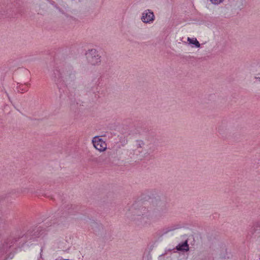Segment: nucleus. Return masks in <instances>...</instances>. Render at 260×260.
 Listing matches in <instances>:
<instances>
[{
  "label": "nucleus",
  "instance_id": "4468645a",
  "mask_svg": "<svg viewBox=\"0 0 260 260\" xmlns=\"http://www.w3.org/2000/svg\"><path fill=\"white\" fill-rule=\"evenodd\" d=\"M257 231H260V220L253 223V225L248 230L247 237L250 239Z\"/></svg>",
  "mask_w": 260,
  "mask_h": 260
},
{
  "label": "nucleus",
  "instance_id": "f3484780",
  "mask_svg": "<svg viewBox=\"0 0 260 260\" xmlns=\"http://www.w3.org/2000/svg\"><path fill=\"white\" fill-rule=\"evenodd\" d=\"M29 85H30V84L28 83L20 84L17 87L18 91L21 93H22L23 91H27L29 89Z\"/></svg>",
  "mask_w": 260,
  "mask_h": 260
},
{
  "label": "nucleus",
  "instance_id": "ddd939ff",
  "mask_svg": "<svg viewBox=\"0 0 260 260\" xmlns=\"http://www.w3.org/2000/svg\"><path fill=\"white\" fill-rule=\"evenodd\" d=\"M94 140H92V143L95 149L100 151H104L107 148V144L105 142L99 138H94Z\"/></svg>",
  "mask_w": 260,
  "mask_h": 260
},
{
  "label": "nucleus",
  "instance_id": "2eb2a0df",
  "mask_svg": "<svg viewBox=\"0 0 260 260\" xmlns=\"http://www.w3.org/2000/svg\"><path fill=\"white\" fill-rule=\"evenodd\" d=\"M181 226L179 224H172L169 226L164 227L162 229V235L166 234L170 232L180 229Z\"/></svg>",
  "mask_w": 260,
  "mask_h": 260
},
{
  "label": "nucleus",
  "instance_id": "f03ea898",
  "mask_svg": "<svg viewBox=\"0 0 260 260\" xmlns=\"http://www.w3.org/2000/svg\"><path fill=\"white\" fill-rule=\"evenodd\" d=\"M141 199L150 201L153 208L151 211V220H158L166 217L168 213V207L166 198L162 194H159L155 189L146 190L141 194Z\"/></svg>",
  "mask_w": 260,
  "mask_h": 260
},
{
  "label": "nucleus",
  "instance_id": "9b49d317",
  "mask_svg": "<svg viewBox=\"0 0 260 260\" xmlns=\"http://www.w3.org/2000/svg\"><path fill=\"white\" fill-rule=\"evenodd\" d=\"M142 21L145 23L153 22L155 19V16L152 11L149 9L145 10L141 17Z\"/></svg>",
  "mask_w": 260,
  "mask_h": 260
},
{
  "label": "nucleus",
  "instance_id": "b1692460",
  "mask_svg": "<svg viewBox=\"0 0 260 260\" xmlns=\"http://www.w3.org/2000/svg\"><path fill=\"white\" fill-rule=\"evenodd\" d=\"M221 129L220 128V127H218V132L220 133V134H221Z\"/></svg>",
  "mask_w": 260,
  "mask_h": 260
},
{
  "label": "nucleus",
  "instance_id": "a211bd4d",
  "mask_svg": "<svg viewBox=\"0 0 260 260\" xmlns=\"http://www.w3.org/2000/svg\"><path fill=\"white\" fill-rule=\"evenodd\" d=\"M187 41L189 42V44L192 45V47H195L196 48H200L201 47V44L197 40L196 38H187Z\"/></svg>",
  "mask_w": 260,
  "mask_h": 260
},
{
  "label": "nucleus",
  "instance_id": "20e7f679",
  "mask_svg": "<svg viewBox=\"0 0 260 260\" xmlns=\"http://www.w3.org/2000/svg\"><path fill=\"white\" fill-rule=\"evenodd\" d=\"M22 3L20 0H16L14 2L8 4L5 8H0V20L5 18H14L18 15H22L24 11L22 7Z\"/></svg>",
  "mask_w": 260,
  "mask_h": 260
},
{
  "label": "nucleus",
  "instance_id": "bb28decb",
  "mask_svg": "<svg viewBox=\"0 0 260 260\" xmlns=\"http://www.w3.org/2000/svg\"><path fill=\"white\" fill-rule=\"evenodd\" d=\"M151 158H153V159L154 158V156L153 155H151Z\"/></svg>",
  "mask_w": 260,
  "mask_h": 260
},
{
  "label": "nucleus",
  "instance_id": "aec40b11",
  "mask_svg": "<svg viewBox=\"0 0 260 260\" xmlns=\"http://www.w3.org/2000/svg\"><path fill=\"white\" fill-rule=\"evenodd\" d=\"M156 147L154 145H152V146L149 147L148 152L149 154L152 153L156 150Z\"/></svg>",
  "mask_w": 260,
  "mask_h": 260
},
{
  "label": "nucleus",
  "instance_id": "dca6fc26",
  "mask_svg": "<svg viewBox=\"0 0 260 260\" xmlns=\"http://www.w3.org/2000/svg\"><path fill=\"white\" fill-rule=\"evenodd\" d=\"M91 229L92 230L93 232L95 235H99L101 232V230H103V227L102 224H99L96 222H92L91 224Z\"/></svg>",
  "mask_w": 260,
  "mask_h": 260
},
{
  "label": "nucleus",
  "instance_id": "5701e85b",
  "mask_svg": "<svg viewBox=\"0 0 260 260\" xmlns=\"http://www.w3.org/2000/svg\"><path fill=\"white\" fill-rule=\"evenodd\" d=\"M191 237L193 238V241L190 243V244H191V245L193 246V245H194L195 240H194V238L193 236H191Z\"/></svg>",
  "mask_w": 260,
  "mask_h": 260
},
{
  "label": "nucleus",
  "instance_id": "f8f14e48",
  "mask_svg": "<svg viewBox=\"0 0 260 260\" xmlns=\"http://www.w3.org/2000/svg\"><path fill=\"white\" fill-rule=\"evenodd\" d=\"M190 247L188 244V239L179 243L174 249L178 252L185 253L189 251Z\"/></svg>",
  "mask_w": 260,
  "mask_h": 260
},
{
  "label": "nucleus",
  "instance_id": "9d476101",
  "mask_svg": "<svg viewBox=\"0 0 260 260\" xmlns=\"http://www.w3.org/2000/svg\"><path fill=\"white\" fill-rule=\"evenodd\" d=\"M115 154V150H110V151H107L106 154H103L98 157H92L90 159V160L95 163L100 164L105 160L107 158L110 159L111 158L115 157V156H114Z\"/></svg>",
  "mask_w": 260,
  "mask_h": 260
},
{
  "label": "nucleus",
  "instance_id": "a878e982",
  "mask_svg": "<svg viewBox=\"0 0 260 260\" xmlns=\"http://www.w3.org/2000/svg\"><path fill=\"white\" fill-rule=\"evenodd\" d=\"M44 197H47V198H49V196H47V195L46 194H45L44 195H43Z\"/></svg>",
  "mask_w": 260,
  "mask_h": 260
},
{
  "label": "nucleus",
  "instance_id": "393cba45",
  "mask_svg": "<svg viewBox=\"0 0 260 260\" xmlns=\"http://www.w3.org/2000/svg\"><path fill=\"white\" fill-rule=\"evenodd\" d=\"M255 78L258 79L260 81V77H255Z\"/></svg>",
  "mask_w": 260,
  "mask_h": 260
},
{
  "label": "nucleus",
  "instance_id": "412c9836",
  "mask_svg": "<svg viewBox=\"0 0 260 260\" xmlns=\"http://www.w3.org/2000/svg\"><path fill=\"white\" fill-rule=\"evenodd\" d=\"M138 147L141 148L144 145V143L142 140H137Z\"/></svg>",
  "mask_w": 260,
  "mask_h": 260
},
{
  "label": "nucleus",
  "instance_id": "4be33fe9",
  "mask_svg": "<svg viewBox=\"0 0 260 260\" xmlns=\"http://www.w3.org/2000/svg\"><path fill=\"white\" fill-rule=\"evenodd\" d=\"M223 1V0H210V2L214 5H218L222 3Z\"/></svg>",
  "mask_w": 260,
  "mask_h": 260
},
{
  "label": "nucleus",
  "instance_id": "7ed1b4c3",
  "mask_svg": "<svg viewBox=\"0 0 260 260\" xmlns=\"http://www.w3.org/2000/svg\"><path fill=\"white\" fill-rule=\"evenodd\" d=\"M139 198V200L135 201L132 205L129 210V214L127 216L138 225L145 226L150 224L151 222V211L143 206L142 204L146 201L141 199V196Z\"/></svg>",
  "mask_w": 260,
  "mask_h": 260
},
{
  "label": "nucleus",
  "instance_id": "423d86ee",
  "mask_svg": "<svg viewBox=\"0 0 260 260\" xmlns=\"http://www.w3.org/2000/svg\"><path fill=\"white\" fill-rule=\"evenodd\" d=\"M85 56L88 63L91 66H99L101 63V56L95 49H88Z\"/></svg>",
  "mask_w": 260,
  "mask_h": 260
},
{
  "label": "nucleus",
  "instance_id": "0eeeda50",
  "mask_svg": "<svg viewBox=\"0 0 260 260\" xmlns=\"http://www.w3.org/2000/svg\"><path fill=\"white\" fill-rule=\"evenodd\" d=\"M26 188L13 189L7 193L0 196V202H11L13 200L18 197L21 193L26 191Z\"/></svg>",
  "mask_w": 260,
  "mask_h": 260
},
{
  "label": "nucleus",
  "instance_id": "39448f33",
  "mask_svg": "<svg viewBox=\"0 0 260 260\" xmlns=\"http://www.w3.org/2000/svg\"><path fill=\"white\" fill-rule=\"evenodd\" d=\"M82 208V206L80 205H77L74 204L66 205L63 203L62 205V208H63V211H62L60 216L58 217V221L56 222V223L58 224L62 223L63 221H65V219H66L68 215L75 214L76 213H78L79 211H83L81 210ZM61 212H62V210Z\"/></svg>",
  "mask_w": 260,
  "mask_h": 260
},
{
  "label": "nucleus",
  "instance_id": "f257e3e1",
  "mask_svg": "<svg viewBox=\"0 0 260 260\" xmlns=\"http://www.w3.org/2000/svg\"><path fill=\"white\" fill-rule=\"evenodd\" d=\"M67 55V48L55 49L52 55L53 60L49 64L50 78L59 90L62 87H66L67 84L76 79L75 71L66 61Z\"/></svg>",
  "mask_w": 260,
  "mask_h": 260
},
{
  "label": "nucleus",
  "instance_id": "6ab92c4d",
  "mask_svg": "<svg viewBox=\"0 0 260 260\" xmlns=\"http://www.w3.org/2000/svg\"><path fill=\"white\" fill-rule=\"evenodd\" d=\"M230 253H228L227 252V249L223 248L220 254V257L222 259H229L230 258Z\"/></svg>",
  "mask_w": 260,
  "mask_h": 260
},
{
  "label": "nucleus",
  "instance_id": "6e6552de",
  "mask_svg": "<svg viewBox=\"0 0 260 260\" xmlns=\"http://www.w3.org/2000/svg\"><path fill=\"white\" fill-rule=\"evenodd\" d=\"M45 232V229L41 226H36L34 229H29L26 234L22 237L28 240L36 239L42 236Z\"/></svg>",
  "mask_w": 260,
  "mask_h": 260
},
{
  "label": "nucleus",
  "instance_id": "1a4fd4ad",
  "mask_svg": "<svg viewBox=\"0 0 260 260\" xmlns=\"http://www.w3.org/2000/svg\"><path fill=\"white\" fill-rule=\"evenodd\" d=\"M19 239L20 238H10L7 239L3 244H1L0 246V257Z\"/></svg>",
  "mask_w": 260,
  "mask_h": 260
},
{
  "label": "nucleus",
  "instance_id": "cd10ccee",
  "mask_svg": "<svg viewBox=\"0 0 260 260\" xmlns=\"http://www.w3.org/2000/svg\"><path fill=\"white\" fill-rule=\"evenodd\" d=\"M51 199L53 200V198L52 197H51Z\"/></svg>",
  "mask_w": 260,
  "mask_h": 260
}]
</instances>
